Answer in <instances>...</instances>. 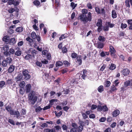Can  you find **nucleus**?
<instances>
[{
  "label": "nucleus",
  "instance_id": "1",
  "mask_svg": "<svg viewBox=\"0 0 132 132\" xmlns=\"http://www.w3.org/2000/svg\"><path fill=\"white\" fill-rule=\"evenodd\" d=\"M82 13L79 16L80 20L83 22H87L88 21L90 22L92 19V14L90 12L88 13V11L86 9H82Z\"/></svg>",
  "mask_w": 132,
  "mask_h": 132
},
{
  "label": "nucleus",
  "instance_id": "2",
  "mask_svg": "<svg viewBox=\"0 0 132 132\" xmlns=\"http://www.w3.org/2000/svg\"><path fill=\"white\" fill-rule=\"evenodd\" d=\"M29 100L32 104H34L37 101V97L35 96V93L33 91H31L28 95Z\"/></svg>",
  "mask_w": 132,
  "mask_h": 132
},
{
  "label": "nucleus",
  "instance_id": "3",
  "mask_svg": "<svg viewBox=\"0 0 132 132\" xmlns=\"http://www.w3.org/2000/svg\"><path fill=\"white\" fill-rule=\"evenodd\" d=\"M30 72L27 69H24L22 71V74L25 80H28L31 78Z\"/></svg>",
  "mask_w": 132,
  "mask_h": 132
},
{
  "label": "nucleus",
  "instance_id": "4",
  "mask_svg": "<svg viewBox=\"0 0 132 132\" xmlns=\"http://www.w3.org/2000/svg\"><path fill=\"white\" fill-rule=\"evenodd\" d=\"M96 25L98 27L97 29V31L100 32L103 29L102 20L101 19H99L98 20Z\"/></svg>",
  "mask_w": 132,
  "mask_h": 132
},
{
  "label": "nucleus",
  "instance_id": "5",
  "mask_svg": "<svg viewBox=\"0 0 132 132\" xmlns=\"http://www.w3.org/2000/svg\"><path fill=\"white\" fill-rule=\"evenodd\" d=\"M10 113L11 115H15L17 118H18L20 115V113L18 111H14L13 110H10Z\"/></svg>",
  "mask_w": 132,
  "mask_h": 132
},
{
  "label": "nucleus",
  "instance_id": "6",
  "mask_svg": "<svg viewBox=\"0 0 132 132\" xmlns=\"http://www.w3.org/2000/svg\"><path fill=\"white\" fill-rule=\"evenodd\" d=\"M84 122L83 121H81L80 122V126L78 127V131L79 132H81L83 129V126Z\"/></svg>",
  "mask_w": 132,
  "mask_h": 132
},
{
  "label": "nucleus",
  "instance_id": "7",
  "mask_svg": "<svg viewBox=\"0 0 132 132\" xmlns=\"http://www.w3.org/2000/svg\"><path fill=\"white\" fill-rule=\"evenodd\" d=\"M77 61L76 62H78V65H81L82 63L81 56V55H78L76 58Z\"/></svg>",
  "mask_w": 132,
  "mask_h": 132
},
{
  "label": "nucleus",
  "instance_id": "8",
  "mask_svg": "<svg viewBox=\"0 0 132 132\" xmlns=\"http://www.w3.org/2000/svg\"><path fill=\"white\" fill-rule=\"evenodd\" d=\"M31 86L30 84H29L26 85L25 86V90L26 93H27L30 92L31 90Z\"/></svg>",
  "mask_w": 132,
  "mask_h": 132
},
{
  "label": "nucleus",
  "instance_id": "9",
  "mask_svg": "<svg viewBox=\"0 0 132 132\" xmlns=\"http://www.w3.org/2000/svg\"><path fill=\"white\" fill-rule=\"evenodd\" d=\"M120 111L118 109L114 110L112 112V115L113 117H116L117 116L120 114Z\"/></svg>",
  "mask_w": 132,
  "mask_h": 132
},
{
  "label": "nucleus",
  "instance_id": "10",
  "mask_svg": "<svg viewBox=\"0 0 132 132\" xmlns=\"http://www.w3.org/2000/svg\"><path fill=\"white\" fill-rule=\"evenodd\" d=\"M16 42V40L14 38H12L9 39L8 44L11 45H13L15 44Z\"/></svg>",
  "mask_w": 132,
  "mask_h": 132
},
{
  "label": "nucleus",
  "instance_id": "11",
  "mask_svg": "<svg viewBox=\"0 0 132 132\" xmlns=\"http://www.w3.org/2000/svg\"><path fill=\"white\" fill-rule=\"evenodd\" d=\"M130 72L129 70L127 69H124L122 71V73L124 76L128 75Z\"/></svg>",
  "mask_w": 132,
  "mask_h": 132
},
{
  "label": "nucleus",
  "instance_id": "12",
  "mask_svg": "<svg viewBox=\"0 0 132 132\" xmlns=\"http://www.w3.org/2000/svg\"><path fill=\"white\" fill-rule=\"evenodd\" d=\"M15 67L12 65H11L8 70V72L10 73H12L14 70Z\"/></svg>",
  "mask_w": 132,
  "mask_h": 132
},
{
  "label": "nucleus",
  "instance_id": "13",
  "mask_svg": "<svg viewBox=\"0 0 132 132\" xmlns=\"http://www.w3.org/2000/svg\"><path fill=\"white\" fill-rule=\"evenodd\" d=\"M114 85H113L112 86L111 88H110V91L111 93H112L113 92H114L117 90V88Z\"/></svg>",
  "mask_w": 132,
  "mask_h": 132
},
{
  "label": "nucleus",
  "instance_id": "14",
  "mask_svg": "<svg viewBox=\"0 0 132 132\" xmlns=\"http://www.w3.org/2000/svg\"><path fill=\"white\" fill-rule=\"evenodd\" d=\"M3 40L6 44H8L9 40V37L7 36H4L3 38Z\"/></svg>",
  "mask_w": 132,
  "mask_h": 132
},
{
  "label": "nucleus",
  "instance_id": "15",
  "mask_svg": "<svg viewBox=\"0 0 132 132\" xmlns=\"http://www.w3.org/2000/svg\"><path fill=\"white\" fill-rule=\"evenodd\" d=\"M109 51L110 52V54H112L114 53H116V51L113 46L111 45L109 47Z\"/></svg>",
  "mask_w": 132,
  "mask_h": 132
},
{
  "label": "nucleus",
  "instance_id": "16",
  "mask_svg": "<svg viewBox=\"0 0 132 132\" xmlns=\"http://www.w3.org/2000/svg\"><path fill=\"white\" fill-rule=\"evenodd\" d=\"M63 63L65 67H68L70 66V63L68 61L65 60L63 61Z\"/></svg>",
  "mask_w": 132,
  "mask_h": 132
},
{
  "label": "nucleus",
  "instance_id": "17",
  "mask_svg": "<svg viewBox=\"0 0 132 132\" xmlns=\"http://www.w3.org/2000/svg\"><path fill=\"white\" fill-rule=\"evenodd\" d=\"M112 17L114 19L116 18L117 17V14L114 10H113L112 11Z\"/></svg>",
  "mask_w": 132,
  "mask_h": 132
},
{
  "label": "nucleus",
  "instance_id": "18",
  "mask_svg": "<svg viewBox=\"0 0 132 132\" xmlns=\"http://www.w3.org/2000/svg\"><path fill=\"white\" fill-rule=\"evenodd\" d=\"M22 79V76L20 75H18L15 78L16 80V82H18V81H20Z\"/></svg>",
  "mask_w": 132,
  "mask_h": 132
},
{
  "label": "nucleus",
  "instance_id": "19",
  "mask_svg": "<svg viewBox=\"0 0 132 132\" xmlns=\"http://www.w3.org/2000/svg\"><path fill=\"white\" fill-rule=\"evenodd\" d=\"M54 113L56 117L58 118L60 117L62 114V112L61 111L57 113L56 111H54Z\"/></svg>",
  "mask_w": 132,
  "mask_h": 132
},
{
  "label": "nucleus",
  "instance_id": "20",
  "mask_svg": "<svg viewBox=\"0 0 132 132\" xmlns=\"http://www.w3.org/2000/svg\"><path fill=\"white\" fill-rule=\"evenodd\" d=\"M98 39L101 42H104L105 41V37L104 36H100L98 37Z\"/></svg>",
  "mask_w": 132,
  "mask_h": 132
},
{
  "label": "nucleus",
  "instance_id": "21",
  "mask_svg": "<svg viewBox=\"0 0 132 132\" xmlns=\"http://www.w3.org/2000/svg\"><path fill=\"white\" fill-rule=\"evenodd\" d=\"M120 80L119 79H116L114 81L113 85H114L116 87H117L118 86V84L120 83Z\"/></svg>",
  "mask_w": 132,
  "mask_h": 132
},
{
  "label": "nucleus",
  "instance_id": "22",
  "mask_svg": "<svg viewBox=\"0 0 132 132\" xmlns=\"http://www.w3.org/2000/svg\"><path fill=\"white\" fill-rule=\"evenodd\" d=\"M130 80H127L124 82V85L127 87L130 86Z\"/></svg>",
  "mask_w": 132,
  "mask_h": 132
},
{
  "label": "nucleus",
  "instance_id": "23",
  "mask_svg": "<svg viewBox=\"0 0 132 132\" xmlns=\"http://www.w3.org/2000/svg\"><path fill=\"white\" fill-rule=\"evenodd\" d=\"M63 63V62L61 61H58L56 62L55 64V66L56 67H60L62 66Z\"/></svg>",
  "mask_w": 132,
  "mask_h": 132
},
{
  "label": "nucleus",
  "instance_id": "24",
  "mask_svg": "<svg viewBox=\"0 0 132 132\" xmlns=\"http://www.w3.org/2000/svg\"><path fill=\"white\" fill-rule=\"evenodd\" d=\"M33 4L34 5L38 7L40 4V2L38 0H35L33 2Z\"/></svg>",
  "mask_w": 132,
  "mask_h": 132
},
{
  "label": "nucleus",
  "instance_id": "25",
  "mask_svg": "<svg viewBox=\"0 0 132 132\" xmlns=\"http://www.w3.org/2000/svg\"><path fill=\"white\" fill-rule=\"evenodd\" d=\"M104 45L102 43H99L97 45V48H102L104 47Z\"/></svg>",
  "mask_w": 132,
  "mask_h": 132
},
{
  "label": "nucleus",
  "instance_id": "26",
  "mask_svg": "<svg viewBox=\"0 0 132 132\" xmlns=\"http://www.w3.org/2000/svg\"><path fill=\"white\" fill-rule=\"evenodd\" d=\"M127 25L126 24L122 23L121 24L120 28L122 29H125L127 28Z\"/></svg>",
  "mask_w": 132,
  "mask_h": 132
},
{
  "label": "nucleus",
  "instance_id": "27",
  "mask_svg": "<svg viewBox=\"0 0 132 132\" xmlns=\"http://www.w3.org/2000/svg\"><path fill=\"white\" fill-rule=\"evenodd\" d=\"M116 68V65L113 63H112L109 68V69L110 70H113L114 69Z\"/></svg>",
  "mask_w": 132,
  "mask_h": 132
},
{
  "label": "nucleus",
  "instance_id": "28",
  "mask_svg": "<svg viewBox=\"0 0 132 132\" xmlns=\"http://www.w3.org/2000/svg\"><path fill=\"white\" fill-rule=\"evenodd\" d=\"M8 62L6 60H4L2 63V65L4 67H6L7 65Z\"/></svg>",
  "mask_w": 132,
  "mask_h": 132
},
{
  "label": "nucleus",
  "instance_id": "29",
  "mask_svg": "<svg viewBox=\"0 0 132 132\" xmlns=\"http://www.w3.org/2000/svg\"><path fill=\"white\" fill-rule=\"evenodd\" d=\"M98 90L100 93H101L104 90L103 86L102 85L100 86L98 88Z\"/></svg>",
  "mask_w": 132,
  "mask_h": 132
},
{
  "label": "nucleus",
  "instance_id": "30",
  "mask_svg": "<svg viewBox=\"0 0 132 132\" xmlns=\"http://www.w3.org/2000/svg\"><path fill=\"white\" fill-rule=\"evenodd\" d=\"M77 4H75L74 2H71L70 3V6L72 7V10L74 9L77 6Z\"/></svg>",
  "mask_w": 132,
  "mask_h": 132
},
{
  "label": "nucleus",
  "instance_id": "31",
  "mask_svg": "<svg viewBox=\"0 0 132 132\" xmlns=\"http://www.w3.org/2000/svg\"><path fill=\"white\" fill-rule=\"evenodd\" d=\"M26 85L25 82L24 81L21 82L19 84V86L22 88H23Z\"/></svg>",
  "mask_w": 132,
  "mask_h": 132
},
{
  "label": "nucleus",
  "instance_id": "32",
  "mask_svg": "<svg viewBox=\"0 0 132 132\" xmlns=\"http://www.w3.org/2000/svg\"><path fill=\"white\" fill-rule=\"evenodd\" d=\"M37 35L36 33L34 31L32 32L31 34V36L32 38L33 39H35L37 37Z\"/></svg>",
  "mask_w": 132,
  "mask_h": 132
},
{
  "label": "nucleus",
  "instance_id": "33",
  "mask_svg": "<svg viewBox=\"0 0 132 132\" xmlns=\"http://www.w3.org/2000/svg\"><path fill=\"white\" fill-rule=\"evenodd\" d=\"M62 52L63 53H65L67 52L68 50L66 46H65L62 48Z\"/></svg>",
  "mask_w": 132,
  "mask_h": 132
},
{
  "label": "nucleus",
  "instance_id": "34",
  "mask_svg": "<svg viewBox=\"0 0 132 132\" xmlns=\"http://www.w3.org/2000/svg\"><path fill=\"white\" fill-rule=\"evenodd\" d=\"M23 28L22 27H20L16 28V31L18 32H21L23 31Z\"/></svg>",
  "mask_w": 132,
  "mask_h": 132
},
{
  "label": "nucleus",
  "instance_id": "35",
  "mask_svg": "<svg viewBox=\"0 0 132 132\" xmlns=\"http://www.w3.org/2000/svg\"><path fill=\"white\" fill-rule=\"evenodd\" d=\"M32 58V56L31 55L28 54L27 55H26L25 57H24V58L26 60H28L30 59H31Z\"/></svg>",
  "mask_w": 132,
  "mask_h": 132
},
{
  "label": "nucleus",
  "instance_id": "36",
  "mask_svg": "<svg viewBox=\"0 0 132 132\" xmlns=\"http://www.w3.org/2000/svg\"><path fill=\"white\" fill-rule=\"evenodd\" d=\"M102 109L103 112L107 111L108 110V108L106 105L102 106Z\"/></svg>",
  "mask_w": 132,
  "mask_h": 132
},
{
  "label": "nucleus",
  "instance_id": "37",
  "mask_svg": "<svg viewBox=\"0 0 132 132\" xmlns=\"http://www.w3.org/2000/svg\"><path fill=\"white\" fill-rule=\"evenodd\" d=\"M30 51H31V54L32 55V56L34 57L35 56V54H37V51H36L35 50H30Z\"/></svg>",
  "mask_w": 132,
  "mask_h": 132
},
{
  "label": "nucleus",
  "instance_id": "38",
  "mask_svg": "<svg viewBox=\"0 0 132 132\" xmlns=\"http://www.w3.org/2000/svg\"><path fill=\"white\" fill-rule=\"evenodd\" d=\"M78 56L77 54L75 53H72L71 54V56L72 58L75 59Z\"/></svg>",
  "mask_w": 132,
  "mask_h": 132
},
{
  "label": "nucleus",
  "instance_id": "39",
  "mask_svg": "<svg viewBox=\"0 0 132 132\" xmlns=\"http://www.w3.org/2000/svg\"><path fill=\"white\" fill-rule=\"evenodd\" d=\"M82 71V74L88 77L87 72H88L87 70L85 69H83Z\"/></svg>",
  "mask_w": 132,
  "mask_h": 132
},
{
  "label": "nucleus",
  "instance_id": "40",
  "mask_svg": "<svg viewBox=\"0 0 132 132\" xmlns=\"http://www.w3.org/2000/svg\"><path fill=\"white\" fill-rule=\"evenodd\" d=\"M111 83L109 81L107 80L105 82V86L106 87H109Z\"/></svg>",
  "mask_w": 132,
  "mask_h": 132
},
{
  "label": "nucleus",
  "instance_id": "41",
  "mask_svg": "<svg viewBox=\"0 0 132 132\" xmlns=\"http://www.w3.org/2000/svg\"><path fill=\"white\" fill-rule=\"evenodd\" d=\"M6 60L7 61V62L9 64H10L12 61V58L10 57L7 58Z\"/></svg>",
  "mask_w": 132,
  "mask_h": 132
},
{
  "label": "nucleus",
  "instance_id": "42",
  "mask_svg": "<svg viewBox=\"0 0 132 132\" xmlns=\"http://www.w3.org/2000/svg\"><path fill=\"white\" fill-rule=\"evenodd\" d=\"M67 37L65 34L62 35L60 37L59 40H61L62 39L66 38Z\"/></svg>",
  "mask_w": 132,
  "mask_h": 132
},
{
  "label": "nucleus",
  "instance_id": "43",
  "mask_svg": "<svg viewBox=\"0 0 132 132\" xmlns=\"http://www.w3.org/2000/svg\"><path fill=\"white\" fill-rule=\"evenodd\" d=\"M15 55L17 56H20L21 55V51L20 50H17L15 53Z\"/></svg>",
  "mask_w": 132,
  "mask_h": 132
},
{
  "label": "nucleus",
  "instance_id": "44",
  "mask_svg": "<svg viewBox=\"0 0 132 132\" xmlns=\"http://www.w3.org/2000/svg\"><path fill=\"white\" fill-rule=\"evenodd\" d=\"M35 64L38 66L41 67L42 65V63L40 62L37 61L35 62Z\"/></svg>",
  "mask_w": 132,
  "mask_h": 132
},
{
  "label": "nucleus",
  "instance_id": "45",
  "mask_svg": "<svg viewBox=\"0 0 132 132\" xmlns=\"http://www.w3.org/2000/svg\"><path fill=\"white\" fill-rule=\"evenodd\" d=\"M5 109L8 112H10V110H12V107L11 106L8 105L7 106H6Z\"/></svg>",
  "mask_w": 132,
  "mask_h": 132
},
{
  "label": "nucleus",
  "instance_id": "46",
  "mask_svg": "<svg viewBox=\"0 0 132 132\" xmlns=\"http://www.w3.org/2000/svg\"><path fill=\"white\" fill-rule=\"evenodd\" d=\"M55 6L58 7L60 5V0H55Z\"/></svg>",
  "mask_w": 132,
  "mask_h": 132
},
{
  "label": "nucleus",
  "instance_id": "47",
  "mask_svg": "<svg viewBox=\"0 0 132 132\" xmlns=\"http://www.w3.org/2000/svg\"><path fill=\"white\" fill-rule=\"evenodd\" d=\"M21 111V115H24L26 114V111L25 109H22Z\"/></svg>",
  "mask_w": 132,
  "mask_h": 132
},
{
  "label": "nucleus",
  "instance_id": "48",
  "mask_svg": "<svg viewBox=\"0 0 132 132\" xmlns=\"http://www.w3.org/2000/svg\"><path fill=\"white\" fill-rule=\"evenodd\" d=\"M42 109H43L41 108L40 106H39L36 108L35 111L36 112H38L42 110Z\"/></svg>",
  "mask_w": 132,
  "mask_h": 132
},
{
  "label": "nucleus",
  "instance_id": "49",
  "mask_svg": "<svg viewBox=\"0 0 132 132\" xmlns=\"http://www.w3.org/2000/svg\"><path fill=\"white\" fill-rule=\"evenodd\" d=\"M125 3L126 6L127 7H129L130 6V5L129 4V0H126Z\"/></svg>",
  "mask_w": 132,
  "mask_h": 132
},
{
  "label": "nucleus",
  "instance_id": "50",
  "mask_svg": "<svg viewBox=\"0 0 132 132\" xmlns=\"http://www.w3.org/2000/svg\"><path fill=\"white\" fill-rule=\"evenodd\" d=\"M26 40L30 43H32L33 42L32 39L30 38L29 37H28L26 39Z\"/></svg>",
  "mask_w": 132,
  "mask_h": 132
},
{
  "label": "nucleus",
  "instance_id": "51",
  "mask_svg": "<svg viewBox=\"0 0 132 132\" xmlns=\"http://www.w3.org/2000/svg\"><path fill=\"white\" fill-rule=\"evenodd\" d=\"M95 11L98 14H100V11L99 7H95Z\"/></svg>",
  "mask_w": 132,
  "mask_h": 132
},
{
  "label": "nucleus",
  "instance_id": "52",
  "mask_svg": "<svg viewBox=\"0 0 132 132\" xmlns=\"http://www.w3.org/2000/svg\"><path fill=\"white\" fill-rule=\"evenodd\" d=\"M47 59L48 60H50L51 59V55L50 53H48L46 55Z\"/></svg>",
  "mask_w": 132,
  "mask_h": 132
},
{
  "label": "nucleus",
  "instance_id": "53",
  "mask_svg": "<svg viewBox=\"0 0 132 132\" xmlns=\"http://www.w3.org/2000/svg\"><path fill=\"white\" fill-rule=\"evenodd\" d=\"M9 47L8 45H6L3 46V49L4 51H8V50H9Z\"/></svg>",
  "mask_w": 132,
  "mask_h": 132
},
{
  "label": "nucleus",
  "instance_id": "54",
  "mask_svg": "<svg viewBox=\"0 0 132 132\" xmlns=\"http://www.w3.org/2000/svg\"><path fill=\"white\" fill-rule=\"evenodd\" d=\"M107 23L109 27L110 28H112L114 26L115 24H114L111 23L110 22H108Z\"/></svg>",
  "mask_w": 132,
  "mask_h": 132
},
{
  "label": "nucleus",
  "instance_id": "55",
  "mask_svg": "<svg viewBox=\"0 0 132 132\" xmlns=\"http://www.w3.org/2000/svg\"><path fill=\"white\" fill-rule=\"evenodd\" d=\"M57 99H52L50 101V103L51 105L53 104V103L55 102H57Z\"/></svg>",
  "mask_w": 132,
  "mask_h": 132
},
{
  "label": "nucleus",
  "instance_id": "56",
  "mask_svg": "<svg viewBox=\"0 0 132 132\" xmlns=\"http://www.w3.org/2000/svg\"><path fill=\"white\" fill-rule=\"evenodd\" d=\"M106 119L105 117H101L99 120V121L101 122H104Z\"/></svg>",
  "mask_w": 132,
  "mask_h": 132
},
{
  "label": "nucleus",
  "instance_id": "57",
  "mask_svg": "<svg viewBox=\"0 0 132 132\" xmlns=\"http://www.w3.org/2000/svg\"><path fill=\"white\" fill-rule=\"evenodd\" d=\"M3 53L4 54L7 56L11 55L9 52L8 51H5Z\"/></svg>",
  "mask_w": 132,
  "mask_h": 132
},
{
  "label": "nucleus",
  "instance_id": "58",
  "mask_svg": "<svg viewBox=\"0 0 132 132\" xmlns=\"http://www.w3.org/2000/svg\"><path fill=\"white\" fill-rule=\"evenodd\" d=\"M5 82L4 81H0V87H2L5 85Z\"/></svg>",
  "mask_w": 132,
  "mask_h": 132
},
{
  "label": "nucleus",
  "instance_id": "59",
  "mask_svg": "<svg viewBox=\"0 0 132 132\" xmlns=\"http://www.w3.org/2000/svg\"><path fill=\"white\" fill-rule=\"evenodd\" d=\"M62 127L64 130H65L66 131H67L68 127L65 125H63L62 126Z\"/></svg>",
  "mask_w": 132,
  "mask_h": 132
},
{
  "label": "nucleus",
  "instance_id": "60",
  "mask_svg": "<svg viewBox=\"0 0 132 132\" xmlns=\"http://www.w3.org/2000/svg\"><path fill=\"white\" fill-rule=\"evenodd\" d=\"M105 14V11L104 8H101L100 11V14L104 15Z\"/></svg>",
  "mask_w": 132,
  "mask_h": 132
},
{
  "label": "nucleus",
  "instance_id": "61",
  "mask_svg": "<svg viewBox=\"0 0 132 132\" xmlns=\"http://www.w3.org/2000/svg\"><path fill=\"white\" fill-rule=\"evenodd\" d=\"M125 35V33L124 31H120L119 34V35L120 37L124 36Z\"/></svg>",
  "mask_w": 132,
  "mask_h": 132
},
{
  "label": "nucleus",
  "instance_id": "62",
  "mask_svg": "<svg viewBox=\"0 0 132 132\" xmlns=\"http://www.w3.org/2000/svg\"><path fill=\"white\" fill-rule=\"evenodd\" d=\"M89 117L90 118L93 119L95 118V116L94 114H89Z\"/></svg>",
  "mask_w": 132,
  "mask_h": 132
},
{
  "label": "nucleus",
  "instance_id": "63",
  "mask_svg": "<svg viewBox=\"0 0 132 132\" xmlns=\"http://www.w3.org/2000/svg\"><path fill=\"white\" fill-rule=\"evenodd\" d=\"M8 122L12 125H14V121L12 119H9L8 120Z\"/></svg>",
  "mask_w": 132,
  "mask_h": 132
},
{
  "label": "nucleus",
  "instance_id": "64",
  "mask_svg": "<svg viewBox=\"0 0 132 132\" xmlns=\"http://www.w3.org/2000/svg\"><path fill=\"white\" fill-rule=\"evenodd\" d=\"M15 11V10L14 9L11 8L10 9L8 10V11L10 13H12Z\"/></svg>",
  "mask_w": 132,
  "mask_h": 132
}]
</instances>
